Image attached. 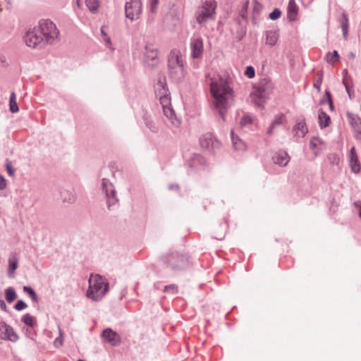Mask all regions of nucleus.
<instances>
[{
	"instance_id": "a18cd8bd",
	"label": "nucleus",
	"mask_w": 361,
	"mask_h": 361,
	"mask_svg": "<svg viewBox=\"0 0 361 361\" xmlns=\"http://www.w3.org/2000/svg\"><path fill=\"white\" fill-rule=\"evenodd\" d=\"M351 124L353 126H354L355 128H356L357 130H360V129L361 128V126H360L361 123L359 121V119H354V118H353L352 121H351Z\"/></svg>"
},
{
	"instance_id": "aec40b11",
	"label": "nucleus",
	"mask_w": 361,
	"mask_h": 361,
	"mask_svg": "<svg viewBox=\"0 0 361 361\" xmlns=\"http://www.w3.org/2000/svg\"><path fill=\"white\" fill-rule=\"evenodd\" d=\"M266 38H265V44L273 47L274 46L279 39V35L275 31H267L265 33Z\"/></svg>"
},
{
	"instance_id": "4468645a",
	"label": "nucleus",
	"mask_w": 361,
	"mask_h": 361,
	"mask_svg": "<svg viewBox=\"0 0 361 361\" xmlns=\"http://www.w3.org/2000/svg\"><path fill=\"white\" fill-rule=\"evenodd\" d=\"M191 55L194 59H199L203 54V41L201 37L193 38L190 43Z\"/></svg>"
},
{
	"instance_id": "9b49d317",
	"label": "nucleus",
	"mask_w": 361,
	"mask_h": 361,
	"mask_svg": "<svg viewBox=\"0 0 361 361\" xmlns=\"http://www.w3.org/2000/svg\"><path fill=\"white\" fill-rule=\"evenodd\" d=\"M200 145L202 149L212 152L220 146V142L212 134L206 133L200 138Z\"/></svg>"
},
{
	"instance_id": "5701e85b",
	"label": "nucleus",
	"mask_w": 361,
	"mask_h": 361,
	"mask_svg": "<svg viewBox=\"0 0 361 361\" xmlns=\"http://www.w3.org/2000/svg\"><path fill=\"white\" fill-rule=\"evenodd\" d=\"M284 121L285 116L283 114H280L276 115L269 128L268 133L270 135L272 134L274 128L277 126L281 125Z\"/></svg>"
},
{
	"instance_id": "864d4df0",
	"label": "nucleus",
	"mask_w": 361,
	"mask_h": 361,
	"mask_svg": "<svg viewBox=\"0 0 361 361\" xmlns=\"http://www.w3.org/2000/svg\"><path fill=\"white\" fill-rule=\"evenodd\" d=\"M23 307H24V309L27 307V305L25 302H24Z\"/></svg>"
},
{
	"instance_id": "bb28decb",
	"label": "nucleus",
	"mask_w": 361,
	"mask_h": 361,
	"mask_svg": "<svg viewBox=\"0 0 361 361\" xmlns=\"http://www.w3.org/2000/svg\"><path fill=\"white\" fill-rule=\"evenodd\" d=\"M205 164V159L203 157L199 154H195L190 161V165L192 167L197 168L199 166H202Z\"/></svg>"
},
{
	"instance_id": "20e7f679",
	"label": "nucleus",
	"mask_w": 361,
	"mask_h": 361,
	"mask_svg": "<svg viewBox=\"0 0 361 361\" xmlns=\"http://www.w3.org/2000/svg\"><path fill=\"white\" fill-rule=\"evenodd\" d=\"M39 34L43 37V42L46 44H53L59 38L60 32L52 21L48 19H42L36 26Z\"/></svg>"
},
{
	"instance_id": "4be33fe9",
	"label": "nucleus",
	"mask_w": 361,
	"mask_h": 361,
	"mask_svg": "<svg viewBox=\"0 0 361 361\" xmlns=\"http://www.w3.org/2000/svg\"><path fill=\"white\" fill-rule=\"evenodd\" d=\"M295 135L299 137H303L307 133V128L305 122L300 121L294 127Z\"/></svg>"
},
{
	"instance_id": "c756f323",
	"label": "nucleus",
	"mask_w": 361,
	"mask_h": 361,
	"mask_svg": "<svg viewBox=\"0 0 361 361\" xmlns=\"http://www.w3.org/2000/svg\"><path fill=\"white\" fill-rule=\"evenodd\" d=\"M231 139L233 142V145L234 148L237 150H243L245 149V145L241 142V140L235 138L233 135V132L231 131Z\"/></svg>"
},
{
	"instance_id": "a211bd4d",
	"label": "nucleus",
	"mask_w": 361,
	"mask_h": 361,
	"mask_svg": "<svg viewBox=\"0 0 361 361\" xmlns=\"http://www.w3.org/2000/svg\"><path fill=\"white\" fill-rule=\"evenodd\" d=\"M273 161L275 164L284 166L288 164L290 161V157L286 152L279 151L275 154L273 157Z\"/></svg>"
},
{
	"instance_id": "f257e3e1",
	"label": "nucleus",
	"mask_w": 361,
	"mask_h": 361,
	"mask_svg": "<svg viewBox=\"0 0 361 361\" xmlns=\"http://www.w3.org/2000/svg\"><path fill=\"white\" fill-rule=\"evenodd\" d=\"M210 92L213 104L224 118L225 111L232 104L234 92L228 82L222 78H212L210 82Z\"/></svg>"
},
{
	"instance_id": "79ce46f5",
	"label": "nucleus",
	"mask_w": 361,
	"mask_h": 361,
	"mask_svg": "<svg viewBox=\"0 0 361 361\" xmlns=\"http://www.w3.org/2000/svg\"><path fill=\"white\" fill-rule=\"evenodd\" d=\"M101 32L103 36V39L106 42V44L109 47L111 45V40L110 38L107 37L106 34L105 33L104 30V27H102Z\"/></svg>"
},
{
	"instance_id": "09e8293b",
	"label": "nucleus",
	"mask_w": 361,
	"mask_h": 361,
	"mask_svg": "<svg viewBox=\"0 0 361 361\" xmlns=\"http://www.w3.org/2000/svg\"><path fill=\"white\" fill-rule=\"evenodd\" d=\"M6 183L5 178L0 174V190H3L6 188Z\"/></svg>"
},
{
	"instance_id": "de8ad7c7",
	"label": "nucleus",
	"mask_w": 361,
	"mask_h": 361,
	"mask_svg": "<svg viewBox=\"0 0 361 361\" xmlns=\"http://www.w3.org/2000/svg\"><path fill=\"white\" fill-rule=\"evenodd\" d=\"M343 83L345 86L346 91L350 97H351V94L353 93V90H352V87H350L348 85V83L346 82L345 80H343Z\"/></svg>"
},
{
	"instance_id": "6ab92c4d",
	"label": "nucleus",
	"mask_w": 361,
	"mask_h": 361,
	"mask_svg": "<svg viewBox=\"0 0 361 361\" xmlns=\"http://www.w3.org/2000/svg\"><path fill=\"white\" fill-rule=\"evenodd\" d=\"M228 230V223L227 220H224L221 222L218 227L215 229V238L218 240H222L224 238L227 231Z\"/></svg>"
},
{
	"instance_id": "ea45409f",
	"label": "nucleus",
	"mask_w": 361,
	"mask_h": 361,
	"mask_svg": "<svg viewBox=\"0 0 361 361\" xmlns=\"http://www.w3.org/2000/svg\"><path fill=\"white\" fill-rule=\"evenodd\" d=\"M255 69L252 66H247L245 71V75L249 78H252L255 76Z\"/></svg>"
},
{
	"instance_id": "f3484780",
	"label": "nucleus",
	"mask_w": 361,
	"mask_h": 361,
	"mask_svg": "<svg viewBox=\"0 0 361 361\" xmlns=\"http://www.w3.org/2000/svg\"><path fill=\"white\" fill-rule=\"evenodd\" d=\"M349 157H350V166L352 171L354 173H358L360 171L361 166H360V163L359 161L357 155L356 154L355 147H353L350 149Z\"/></svg>"
},
{
	"instance_id": "7c9ffc66",
	"label": "nucleus",
	"mask_w": 361,
	"mask_h": 361,
	"mask_svg": "<svg viewBox=\"0 0 361 361\" xmlns=\"http://www.w3.org/2000/svg\"><path fill=\"white\" fill-rule=\"evenodd\" d=\"M9 106H10V111L12 113H16L19 110L18 106L16 103V94L14 92H12L11 94Z\"/></svg>"
},
{
	"instance_id": "2f4dec72",
	"label": "nucleus",
	"mask_w": 361,
	"mask_h": 361,
	"mask_svg": "<svg viewBox=\"0 0 361 361\" xmlns=\"http://www.w3.org/2000/svg\"><path fill=\"white\" fill-rule=\"evenodd\" d=\"M86 6L91 12H95L99 7L98 0H86Z\"/></svg>"
},
{
	"instance_id": "9d476101",
	"label": "nucleus",
	"mask_w": 361,
	"mask_h": 361,
	"mask_svg": "<svg viewBox=\"0 0 361 361\" xmlns=\"http://www.w3.org/2000/svg\"><path fill=\"white\" fill-rule=\"evenodd\" d=\"M160 104L162 106V109L165 116L171 121L172 124H176V114L173 109L171 107V99L169 96L164 95L160 97Z\"/></svg>"
},
{
	"instance_id": "b1692460",
	"label": "nucleus",
	"mask_w": 361,
	"mask_h": 361,
	"mask_svg": "<svg viewBox=\"0 0 361 361\" xmlns=\"http://www.w3.org/2000/svg\"><path fill=\"white\" fill-rule=\"evenodd\" d=\"M8 274L9 277H13V272L18 267V259L16 255H11L8 259Z\"/></svg>"
},
{
	"instance_id": "e433bc0d",
	"label": "nucleus",
	"mask_w": 361,
	"mask_h": 361,
	"mask_svg": "<svg viewBox=\"0 0 361 361\" xmlns=\"http://www.w3.org/2000/svg\"><path fill=\"white\" fill-rule=\"evenodd\" d=\"M24 292H26L34 302H37V296L31 288L24 286Z\"/></svg>"
},
{
	"instance_id": "58836bf2",
	"label": "nucleus",
	"mask_w": 361,
	"mask_h": 361,
	"mask_svg": "<svg viewBox=\"0 0 361 361\" xmlns=\"http://www.w3.org/2000/svg\"><path fill=\"white\" fill-rule=\"evenodd\" d=\"M281 11L278 8H275L271 13H269V18L271 20H276L281 16Z\"/></svg>"
},
{
	"instance_id": "f8f14e48",
	"label": "nucleus",
	"mask_w": 361,
	"mask_h": 361,
	"mask_svg": "<svg viewBox=\"0 0 361 361\" xmlns=\"http://www.w3.org/2000/svg\"><path fill=\"white\" fill-rule=\"evenodd\" d=\"M0 338L4 340H8L15 342L18 336L13 329L4 322L0 323Z\"/></svg>"
},
{
	"instance_id": "c03bdc74",
	"label": "nucleus",
	"mask_w": 361,
	"mask_h": 361,
	"mask_svg": "<svg viewBox=\"0 0 361 361\" xmlns=\"http://www.w3.org/2000/svg\"><path fill=\"white\" fill-rule=\"evenodd\" d=\"M326 98H327V101H328L329 107H330L331 110H333L334 106H333L332 99H331V96L330 92L326 91Z\"/></svg>"
},
{
	"instance_id": "39448f33",
	"label": "nucleus",
	"mask_w": 361,
	"mask_h": 361,
	"mask_svg": "<svg viewBox=\"0 0 361 361\" xmlns=\"http://www.w3.org/2000/svg\"><path fill=\"white\" fill-rule=\"evenodd\" d=\"M216 8V1L214 0H206L198 8L196 14V19L199 24H203L209 20L214 18L215 10Z\"/></svg>"
},
{
	"instance_id": "c9c22d12",
	"label": "nucleus",
	"mask_w": 361,
	"mask_h": 361,
	"mask_svg": "<svg viewBox=\"0 0 361 361\" xmlns=\"http://www.w3.org/2000/svg\"><path fill=\"white\" fill-rule=\"evenodd\" d=\"M24 323L31 327H33L36 324L35 319L30 315L24 316Z\"/></svg>"
},
{
	"instance_id": "a878e982",
	"label": "nucleus",
	"mask_w": 361,
	"mask_h": 361,
	"mask_svg": "<svg viewBox=\"0 0 361 361\" xmlns=\"http://www.w3.org/2000/svg\"><path fill=\"white\" fill-rule=\"evenodd\" d=\"M343 35L345 39L347 38L348 32V19L345 13H343L340 20Z\"/></svg>"
},
{
	"instance_id": "6e6552de",
	"label": "nucleus",
	"mask_w": 361,
	"mask_h": 361,
	"mask_svg": "<svg viewBox=\"0 0 361 361\" xmlns=\"http://www.w3.org/2000/svg\"><path fill=\"white\" fill-rule=\"evenodd\" d=\"M272 90L271 83H266V85H260L257 87L252 93L251 99L255 104L260 107L265 99L269 97Z\"/></svg>"
},
{
	"instance_id": "1a4fd4ad",
	"label": "nucleus",
	"mask_w": 361,
	"mask_h": 361,
	"mask_svg": "<svg viewBox=\"0 0 361 361\" xmlns=\"http://www.w3.org/2000/svg\"><path fill=\"white\" fill-rule=\"evenodd\" d=\"M24 41L27 46L35 48L41 43H44L43 37L39 34L37 27L30 29L24 37Z\"/></svg>"
},
{
	"instance_id": "f704fd0d",
	"label": "nucleus",
	"mask_w": 361,
	"mask_h": 361,
	"mask_svg": "<svg viewBox=\"0 0 361 361\" xmlns=\"http://www.w3.org/2000/svg\"><path fill=\"white\" fill-rule=\"evenodd\" d=\"M252 123V118L248 115H245L242 117L240 122V125L241 127H245V126L251 124Z\"/></svg>"
},
{
	"instance_id": "5fc2aeb1",
	"label": "nucleus",
	"mask_w": 361,
	"mask_h": 361,
	"mask_svg": "<svg viewBox=\"0 0 361 361\" xmlns=\"http://www.w3.org/2000/svg\"><path fill=\"white\" fill-rule=\"evenodd\" d=\"M78 361H83V360H79Z\"/></svg>"
},
{
	"instance_id": "3c124183",
	"label": "nucleus",
	"mask_w": 361,
	"mask_h": 361,
	"mask_svg": "<svg viewBox=\"0 0 361 361\" xmlns=\"http://www.w3.org/2000/svg\"><path fill=\"white\" fill-rule=\"evenodd\" d=\"M0 307L1 310L6 311V305L2 300H0Z\"/></svg>"
},
{
	"instance_id": "cd10ccee",
	"label": "nucleus",
	"mask_w": 361,
	"mask_h": 361,
	"mask_svg": "<svg viewBox=\"0 0 361 361\" xmlns=\"http://www.w3.org/2000/svg\"><path fill=\"white\" fill-rule=\"evenodd\" d=\"M327 63L334 65L339 60V55L337 51H334L332 53H328L326 56Z\"/></svg>"
},
{
	"instance_id": "dca6fc26",
	"label": "nucleus",
	"mask_w": 361,
	"mask_h": 361,
	"mask_svg": "<svg viewBox=\"0 0 361 361\" xmlns=\"http://www.w3.org/2000/svg\"><path fill=\"white\" fill-rule=\"evenodd\" d=\"M102 336L112 346L118 345L121 342L120 335L111 329H104L102 332Z\"/></svg>"
},
{
	"instance_id": "8fccbe9b",
	"label": "nucleus",
	"mask_w": 361,
	"mask_h": 361,
	"mask_svg": "<svg viewBox=\"0 0 361 361\" xmlns=\"http://www.w3.org/2000/svg\"><path fill=\"white\" fill-rule=\"evenodd\" d=\"M15 308L18 310H23V300H20L17 302V303L15 305Z\"/></svg>"
},
{
	"instance_id": "4c0bfd02",
	"label": "nucleus",
	"mask_w": 361,
	"mask_h": 361,
	"mask_svg": "<svg viewBox=\"0 0 361 361\" xmlns=\"http://www.w3.org/2000/svg\"><path fill=\"white\" fill-rule=\"evenodd\" d=\"M322 77H323L322 73V72H319L318 73V78L314 82V87L315 88H317L318 92H320V90H321V85H322Z\"/></svg>"
},
{
	"instance_id": "2eb2a0df",
	"label": "nucleus",
	"mask_w": 361,
	"mask_h": 361,
	"mask_svg": "<svg viewBox=\"0 0 361 361\" xmlns=\"http://www.w3.org/2000/svg\"><path fill=\"white\" fill-rule=\"evenodd\" d=\"M102 189L105 191L107 204L109 207L111 204H114L117 202L115 197V191L113 189L111 183L106 179L102 180Z\"/></svg>"
},
{
	"instance_id": "37998d69",
	"label": "nucleus",
	"mask_w": 361,
	"mask_h": 361,
	"mask_svg": "<svg viewBox=\"0 0 361 361\" xmlns=\"http://www.w3.org/2000/svg\"><path fill=\"white\" fill-rule=\"evenodd\" d=\"M54 345L56 348H59L63 345V338L59 336L56 338L54 341Z\"/></svg>"
},
{
	"instance_id": "412c9836",
	"label": "nucleus",
	"mask_w": 361,
	"mask_h": 361,
	"mask_svg": "<svg viewBox=\"0 0 361 361\" xmlns=\"http://www.w3.org/2000/svg\"><path fill=\"white\" fill-rule=\"evenodd\" d=\"M298 7L295 0H290L288 6V16L291 20H294L298 14Z\"/></svg>"
},
{
	"instance_id": "c85d7f7f",
	"label": "nucleus",
	"mask_w": 361,
	"mask_h": 361,
	"mask_svg": "<svg viewBox=\"0 0 361 361\" xmlns=\"http://www.w3.org/2000/svg\"><path fill=\"white\" fill-rule=\"evenodd\" d=\"M6 299L8 302H13L16 298V293L13 288H8L6 291Z\"/></svg>"
},
{
	"instance_id": "ddd939ff",
	"label": "nucleus",
	"mask_w": 361,
	"mask_h": 361,
	"mask_svg": "<svg viewBox=\"0 0 361 361\" xmlns=\"http://www.w3.org/2000/svg\"><path fill=\"white\" fill-rule=\"evenodd\" d=\"M145 61L149 66H155L159 62L158 51L152 45H147L146 47V51L145 54Z\"/></svg>"
},
{
	"instance_id": "49530a36",
	"label": "nucleus",
	"mask_w": 361,
	"mask_h": 361,
	"mask_svg": "<svg viewBox=\"0 0 361 361\" xmlns=\"http://www.w3.org/2000/svg\"><path fill=\"white\" fill-rule=\"evenodd\" d=\"M319 142V140L317 139V138H312L311 140H310V147L314 149V148L317 147L318 143Z\"/></svg>"
},
{
	"instance_id": "393cba45",
	"label": "nucleus",
	"mask_w": 361,
	"mask_h": 361,
	"mask_svg": "<svg viewBox=\"0 0 361 361\" xmlns=\"http://www.w3.org/2000/svg\"><path fill=\"white\" fill-rule=\"evenodd\" d=\"M331 122V119L329 115L324 111H320L319 113V123L321 128L327 127Z\"/></svg>"
},
{
	"instance_id": "72a5a7b5",
	"label": "nucleus",
	"mask_w": 361,
	"mask_h": 361,
	"mask_svg": "<svg viewBox=\"0 0 361 361\" xmlns=\"http://www.w3.org/2000/svg\"><path fill=\"white\" fill-rule=\"evenodd\" d=\"M178 286L175 284H171L169 286H166L164 288V292L169 294H176L178 293Z\"/></svg>"
},
{
	"instance_id": "423d86ee",
	"label": "nucleus",
	"mask_w": 361,
	"mask_h": 361,
	"mask_svg": "<svg viewBox=\"0 0 361 361\" xmlns=\"http://www.w3.org/2000/svg\"><path fill=\"white\" fill-rule=\"evenodd\" d=\"M163 261L174 271L182 270L188 265L187 257L176 252L164 255Z\"/></svg>"
},
{
	"instance_id": "f03ea898",
	"label": "nucleus",
	"mask_w": 361,
	"mask_h": 361,
	"mask_svg": "<svg viewBox=\"0 0 361 361\" xmlns=\"http://www.w3.org/2000/svg\"><path fill=\"white\" fill-rule=\"evenodd\" d=\"M109 290V283L99 275H91L89 279V288L87 297L94 301L100 300Z\"/></svg>"
},
{
	"instance_id": "0eeeda50",
	"label": "nucleus",
	"mask_w": 361,
	"mask_h": 361,
	"mask_svg": "<svg viewBox=\"0 0 361 361\" xmlns=\"http://www.w3.org/2000/svg\"><path fill=\"white\" fill-rule=\"evenodd\" d=\"M142 12L141 0H128L125 5V14L131 21L137 20L140 18Z\"/></svg>"
},
{
	"instance_id": "473e14b6",
	"label": "nucleus",
	"mask_w": 361,
	"mask_h": 361,
	"mask_svg": "<svg viewBox=\"0 0 361 361\" xmlns=\"http://www.w3.org/2000/svg\"><path fill=\"white\" fill-rule=\"evenodd\" d=\"M61 195L63 200L68 203H71L75 200V195L68 191L63 192Z\"/></svg>"
},
{
	"instance_id": "a19ab883",
	"label": "nucleus",
	"mask_w": 361,
	"mask_h": 361,
	"mask_svg": "<svg viewBox=\"0 0 361 361\" xmlns=\"http://www.w3.org/2000/svg\"><path fill=\"white\" fill-rule=\"evenodd\" d=\"M6 171L9 176H13L15 173L14 169L12 166L11 162L9 161H6Z\"/></svg>"
},
{
	"instance_id": "7ed1b4c3",
	"label": "nucleus",
	"mask_w": 361,
	"mask_h": 361,
	"mask_svg": "<svg viewBox=\"0 0 361 361\" xmlns=\"http://www.w3.org/2000/svg\"><path fill=\"white\" fill-rule=\"evenodd\" d=\"M168 64L169 74L173 80H179L184 78V61L179 51L173 50L171 52Z\"/></svg>"
},
{
	"instance_id": "603ef678",
	"label": "nucleus",
	"mask_w": 361,
	"mask_h": 361,
	"mask_svg": "<svg viewBox=\"0 0 361 361\" xmlns=\"http://www.w3.org/2000/svg\"><path fill=\"white\" fill-rule=\"evenodd\" d=\"M359 216H360V219H361V208H360V210H359Z\"/></svg>"
}]
</instances>
